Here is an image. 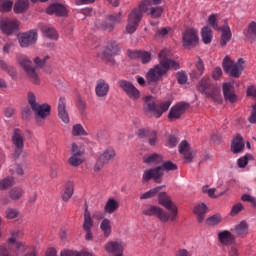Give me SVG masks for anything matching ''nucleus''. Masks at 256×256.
Wrapping results in <instances>:
<instances>
[{"instance_id": "nucleus-1", "label": "nucleus", "mask_w": 256, "mask_h": 256, "mask_svg": "<svg viewBox=\"0 0 256 256\" xmlns=\"http://www.w3.org/2000/svg\"><path fill=\"white\" fill-rule=\"evenodd\" d=\"M170 55L171 51L167 48L162 49L158 54L159 64L155 65L146 73L148 85H157L169 71H177L179 69V64L177 61L171 59Z\"/></svg>"}, {"instance_id": "nucleus-2", "label": "nucleus", "mask_w": 256, "mask_h": 256, "mask_svg": "<svg viewBox=\"0 0 256 256\" xmlns=\"http://www.w3.org/2000/svg\"><path fill=\"white\" fill-rule=\"evenodd\" d=\"M143 13H147L152 19H159L163 15V7L153 6L151 0H142L138 8H134L128 16L127 33L133 34L137 31V27H139V23L143 19Z\"/></svg>"}, {"instance_id": "nucleus-3", "label": "nucleus", "mask_w": 256, "mask_h": 256, "mask_svg": "<svg viewBox=\"0 0 256 256\" xmlns=\"http://www.w3.org/2000/svg\"><path fill=\"white\" fill-rule=\"evenodd\" d=\"M197 89L206 97L214 100L215 103H223V98L221 97V89H219L217 85L213 84L210 78H203L200 80Z\"/></svg>"}, {"instance_id": "nucleus-4", "label": "nucleus", "mask_w": 256, "mask_h": 256, "mask_svg": "<svg viewBox=\"0 0 256 256\" xmlns=\"http://www.w3.org/2000/svg\"><path fill=\"white\" fill-rule=\"evenodd\" d=\"M16 61L20 66H22V69H24L26 75H28L33 85H39L41 83L39 74H37V71L35 68H33V62L31 59H29V57L23 54H19L16 56Z\"/></svg>"}, {"instance_id": "nucleus-5", "label": "nucleus", "mask_w": 256, "mask_h": 256, "mask_svg": "<svg viewBox=\"0 0 256 256\" xmlns=\"http://www.w3.org/2000/svg\"><path fill=\"white\" fill-rule=\"evenodd\" d=\"M245 60L243 58H239L238 61L235 63L229 56H226L223 59L222 67L225 73H228L230 77H235L236 79L241 77V73L245 69Z\"/></svg>"}, {"instance_id": "nucleus-6", "label": "nucleus", "mask_w": 256, "mask_h": 256, "mask_svg": "<svg viewBox=\"0 0 256 256\" xmlns=\"http://www.w3.org/2000/svg\"><path fill=\"white\" fill-rule=\"evenodd\" d=\"M144 103L146 104L148 113H150L152 117H155V119H159V117H161V115H163V113L168 111L169 107H171L170 101L160 103L159 105L155 104V99L153 96H146L144 98Z\"/></svg>"}, {"instance_id": "nucleus-7", "label": "nucleus", "mask_w": 256, "mask_h": 256, "mask_svg": "<svg viewBox=\"0 0 256 256\" xmlns=\"http://www.w3.org/2000/svg\"><path fill=\"white\" fill-rule=\"evenodd\" d=\"M158 203L168 211H171V213L169 214V221L175 223V221H177L179 211L177 209V206L173 205L171 197H169L166 192H160L158 195Z\"/></svg>"}, {"instance_id": "nucleus-8", "label": "nucleus", "mask_w": 256, "mask_h": 256, "mask_svg": "<svg viewBox=\"0 0 256 256\" xmlns=\"http://www.w3.org/2000/svg\"><path fill=\"white\" fill-rule=\"evenodd\" d=\"M11 141L14 146V157H20L23 149H25V132L19 128H14Z\"/></svg>"}, {"instance_id": "nucleus-9", "label": "nucleus", "mask_w": 256, "mask_h": 256, "mask_svg": "<svg viewBox=\"0 0 256 256\" xmlns=\"http://www.w3.org/2000/svg\"><path fill=\"white\" fill-rule=\"evenodd\" d=\"M121 51V47L115 42L110 41L107 43L104 51L100 55V58L106 63H111V65H115V56L119 55Z\"/></svg>"}, {"instance_id": "nucleus-10", "label": "nucleus", "mask_w": 256, "mask_h": 256, "mask_svg": "<svg viewBox=\"0 0 256 256\" xmlns=\"http://www.w3.org/2000/svg\"><path fill=\"white\" fill-rule=\"evenodd\" d=\"M118 87L122 89V91H124L127 97L132 99V101H137L141 98V91H139L130 81L123 79L119 80Z\"/></svg>"}, {"instance_id": "nucleus-11", "label": "nucleus", "mask_w": 256, "mask_h": 256, "mask_svg": "<svg viewBox=\"0 0 256 256\" xmlns=\"http://www.w3.org/2000/svg\"><path fill=\"white\" fill-rule=\"evenodd\" d=\"M119 23H121V13L110 15L107 21L97 20L96 27L101 29V31L111 32L115 29L116 25H119Z\"/></svg>"}, {"instance_id": "nucleus-12", "label": "nucleus", "mask_w": 256, "mask_h": 256, "mask_svg": "<svg viewBox=\"0 0 256 256\" xmlns=\"http://www.w3.org/2000/svg\"><path fill=\"white\" fill-rule=\"evenodd\" d=\"M143 214L147 217H157L161 223L169 222V213L165 212V210L159 206H150L143 210Z\"/></svg>"}, {"instance_id": "nucleus-13", "label": "nucleus", "mask_w": 256, "mask_h": 256, "mask_svg": "<svg viewBox=\"0 0 256 256\" xmlns=\"http://www.w3.org/2000/svg\"><path fill=\"white\" fill-rule=\"evenodd\" d=\"M163 175L164 173L161 172V168H158V166L147 169L142 174V183H149L151 179H153L155 183H161Z\"/></svg>"}, {"instance_id": "nucleus-14", "label": "nucleus", "mask_w": 256, "mask_h": 256, "mask_svg": "<svg viewBox=\"0 0 256 256\" xmlns=\"http://www.w3.org/2000/svg\"><path fill=\"white\" fill-rule=\"evenodd\" d=\"M111 159H115V150L112 148H107L100 156L98 157L96 164L94 166V171H101L107 165Z\"/></svg>"}, {"instance_id": "nucleus-15", "label": "nucleus", "mask_w": 256, "mask_h": 256, "mask_svg": "<svg viewBox=\"0 0 256 256\" xmlns=\"http://www.w3.org/2000/svg\"><path fill=\"white\" fill-rule=\"evenodd\" d=\"M19 28V21L11 18L0 19V31L4 32L5 35H13Z\"/></svg>"}, {"instance_id": "nucleus-16", "label": "nucleus", "mask_w": 256, "mask_h": 256, "mask_svg": "<svg viewBox=\"0 0 256 256\" xmlns=\"http://www.w3.org/2000/svg\"><path fill=\"white\" fill-rule=\"evenodd\" d=\"M182 43L185 47H195L199 43V36L197 30L190 28L184 31L182 36Z\"/></svg>"}, {"instance_id": "nucleus-17", "label": "nucleus", "mask_w": 256, "mask_h": 256, "mask_svg": "<svg viewBox=\"0 0 256 256\" xmlns=\"http://www.w3.org/2000/svg\"><path fill=\"white\" fill-rule=\"evenodd\" d=\"M20 47H29L37 43V31L31 30L29 32L23 33L18 37Z\"/></svg>"}, {"instance_id": "nucleus-18", "label": "nucleus", "mask_w": 256, "mask_h": 256, "mask_svg": "<svg viewBox=\"0 0 256 256\" xmlns=\"http://www.w3.org/2000/svg\"><path fill=\"white\" fill-rule=\"evenodd\" d=\"M179 153L183 155L185 163H192L195 159L196 152L189 148V142L183 140L179 145Z\"/></svg>"}, {"instance_id": "nucleus-19", "label": "nucleus", "mask_w": 256, "mask_h": 256, "mask_svg": "<svg viewBox=\"0 0 256 256\" xmlns=\"http://www.w3.org/2000/svg\"><path fill=\"white\" fill-rule=\"evenodd\" d=\"M93 228V219L91 218V212H89V208H85L84 211V223L83 229L86 233L85 239L86 241H91L93 239V233H91V229Z\"/></svg>"}, {"instance_id": "nucleus-20", "label": "nucleus", "mask_w": 256, "mask_h": 256, "mask_svg": "<svg viewBox=\"0 0 256 256\" xmlns=\"http://www.w3.org/2000/svg\"><path fill=\"white\" fill-rule=\"evenodd\" d=\"M139 137H146L148 144L151 147H155L157 143H159V138L157 137V131L155 130H147L145 128H141L138 130Z\"/></svg>"}, {"instance_id": "nucleus-21", "label": "nucleus", "mask_w": 256, "mask_h": 256, "mask_svg": "<svg viewBox=\"0 0 256 256\" xmlns=\"http://www.w3.org/2000/svg\"><path fill=\"white\" fill-rule=\"evenodd\" d=\"M110 89H111V86L107 81H105V79H98L96 81V85H95L96 96L100 98L107 97V95H109Z\"/></svg>"}, {"instance_id": "nucleus-22", "label": "nucleus", "mask_w": 256, "mask_h": 256, "mask_svg": "<svg viewBox=\"0 0 256 256\" xmlns=\"http://www.w3.org/2000/svg\"><path fill=\"white\" fill-rule=\"evenodd\" d=\"M58 117L66 125L69 123V113L67 112V100L65 97H60L58 100Z\"/></svg>"}, {"instance_id": "nucleus-23", "label": "nucleus", "mask_w": 256, "mask_h": 256, "mask_svg": "<svg viewBox=\"0 0 256 256\" xmlns=\"http://www.w3.org/2000/svg\"><path fill=\"white\" fill-rule=\"evenodd\" d=\"M123 249H125V246L121 241H112L105 245V251L107 253H116L115 256H123Z\"/></svg>"}, {"instance_id": "nucleus-24", "label": "nucleus", "mask_w": 256, "mask_h": 256, "mask_svg": "<svg viewBox=\"0 0 256 256\" xmlns=\"http://www.w3.org/2000/svg\"><path fill=\"white\" fill-rule=\"evenodd\" d=\"M47 15H56L57 17H65L67 15V8L63 4H52L46 9Z\"/></svg>"}, {"instance_id": "nucleus-25", "label": "nucleus", "mask_w": 256, "mask_h": 256, "mask_svg": "<svg viewBox=\"0 0 256 256\" xmlns=\"http://www.w3.org/2000/svg\"><path fill=\"white\" fill-rule=\"evenodd\" d=\"M222 91L225 101H229V103H235L237 101V95L233 93V85L231 83H223Z\"/></svg>"}, {"instance_id": "nucleus-26", "label": "nucleus", "mask_w": 256, "mask_h": 256, "mask_svg": "<svg viewBox=\"0 0 256 256\" xmlns=\"http://www.w3.org/2000/svg\"><path fill=\"white\" fill-rule=\"evenodd\" d=\"M185 109H187V104L185 103H179L173 106L168 114V118L171 120L179 119L185 113Z\"/></svg>"}, {"instance_id": "nucleus-27", "label": "nucleus", "mask_w": 256, "mask_h": 256, "mask_svg": "<svg viewBox=\"0 0 256 256\" xmlns=\"http://www.w3.org/2000/svg\"><path fill=\"white\" fill-rule=\"evenodd\" d=\"M36 113V119H45L51 115V106L49 104L37 105L36 109H32Z\"/></svg>"}, {"instance_id": "nucleus-28", "label": "nucleus", "mask_w": 256, "mask_h": 256, "mask_svg": "<svg viewBox=\"0 0 256 256\" xmlns=\"http://www.w3.org/2000/svg\"><path fill=\"white\" fill-rule=\"evenodd\" d=\"M132 59H139L144 65L151 61V52L145 50H136L131 52Z\"/></svg>"}, {"instance_id": "nucleus-29", "label": "nucleus", "mask_w": 256, "mask_h": 256, "mask_svg": "<svg viewBox=\"0 0 256 256\" xmlns=\"http://www.w3.org/2000/svg\"><path fill=\"white\" fill-rule=\"evenodd\" d=\"M220 30L222 31L220 45L221 47H225V45L231 41L233 34L231 33V28L227 24L222 26Z\"/></svg>"}, {"instance_id": "nucleus-30", "label": "nucleus", "mask_w": 256, "mask_h": 256, "mask_svg": "<svg viewBox=\"0 0 256 256\" xmlns=\"http://www.w3.org/2000/svg\"><path fill=\"white\" fill-rule=\"evenodd\" d=\"M243 149H245V143L243 142V136L241 135H237L231 144V151L232 153H241V151H243Z\"/></svg>"}, {"instance_id": "nucleus-31", "label": "nucleus", "mask_w": 256, "mask_h": 256, "mask_svg": "<svg viewBox=\"0 0 256 256\" xmlns=\"http://www.w3.org/2000/svg\"><path fill=\"white\" fill-rule=\"evenodd\" d=\"M194 215L197 217L199 223H203L205 215H207V205L205 203L198 204L193 209Z\"/></svg>"}, {"instance_id": "nucleus-32", "label": "nucleus", "mask_w": 256, "mask_h": 256, "mask_svg": "<svg viewBox=\"0 0 256 256\" xmlns=\"http://www.w3.org/2000/svg\"><path fill=\"white\" fill-rule=\"evenodd\" d=\"M163 161V156L154 153L143 157V162L147 165H159Z\"/></svg>"}, {"instance_id": "nucleus-33", "label": "nucleus", "mask_w": 256, "mask_h": 256, "mask_svg": "<svg viewBox=\"0 0 256 256\" xmlns=\"http://www.w3.org/2000/svg\"><path fill=\"white\" fill-rule=\"evenodd\" d=\"M40 29L44 37H47L48 39H53L54 41H57V39H59V34H57V31L54 28L47 25H42Z\"/></svg>"}, {"instance_id": "nucleus-34", "label": "nucleus", "mask_w": 256, "mask_h": 256, "mask_svg": "<svg viewBox=\"0 0 256 256\" xmlns=\"http://www.w3.org/2000/svg\"><path fill=\"white\" fill-rule=\"evenodd\" d=\"M29 9V0H18L13 6V11L16 14L25 13Z\"/></svg>"}, {"instance_id": "nucleus-35", "label": "nucleus", "mask_w": 256, "mask_h": 256, "mask_svg": "<svg viewBox=\"0 0 256 256\" xmlns=\"http://www.w3.org/2000/svg\"><path fill=\"white\" fill-rule=\"evenodd\" d=\"M117 209H119V201L113 198H109L104 207L105 213H108V215H112V213H115Z\"/></svg>"}, {"instance_id": "nucleus-36", "label": "nucleus", "mask_w": 256, "mask_h": 256, "mask_svg": "<svg viewBox=\"0 0 256 256\" xmlns=\"http://www.w3.org/2000/svg\"><path fill=\"white\" fill-rule=\"evenodd\" d=\"M218 239L223 245H231L235 238H233L231 232L225 230L218 234Z\"/></svg>"}, {"instance_id": "nucleus-37", "label": "nucleus", "mask_w": 256, "mask_h": 256, "mask_svg": "<svg viewBox=\"0 0 256 256\" xmlns=\"http://www.w3.org/2000/svg\"><path fill=\"white\" fill-rule=\"evenodd\" d=\"M201 37H202V41H203V43H205V45H209V43H211V41H213V31L211 30V28L209 26H205L202 28Z\"/></svg>"}, {"instance_id": "nucleus-38", "label": "nucleus", "mask_w": 256, "mask_h": 256, "mask_svg": "<svg viewBox=\"0 0 256 256\" xmlns=\"http://www.w3.org/2000/svg\"><path fill=\"white\" fill-rule=\"evenodd\" d=\"M0 69L5 71L11 79H15V76L17 75V69H15V67L9 66L4 60H0Z\"/></svg>"}, {"instance_id": "nucleus-39", "label": "nucleus", "mask_w": 256, "mask_h": 256, "mask_svg": "<svg viewBox=\"0 0 256 256\" xmlns=\"http://www.w3.org/2000/svg\"><path fill=\"white\" fill-rule=\"evenodd\" d=\"M245 36L247 37L248 41H256V22L252 21L248 24V28L245 32Z\"/></svg>"}, {"instance_id": "nucleus-40", "label": "nucleus", "mask_w": 256, "mask_h": 256, "mask_svg": "<svg viewBox=\"0 0 256 256\" xmlns=\"http://www.w3.org/2000/svg\"><path fill=\"white\" fill-rule=\"evenodd\" d=\"M25 195V190L21 187H14L9 191V197L12 201H19Z\"/></svg>"}, {"instance_id": "nucleus-41", "label": "nucleus", "mask_w": 256, "mask_h": 256, "mask_svg": "<svg viewBox=\"0 0 256 256\" xmlns=\"http://www.w3.org/2000/svg\"><path fill=\"white\" fill-rule=\"evenodd\" d=\"M157 167L160 168V173H163L164 171H177V164L173 163L172 161H165L162 163V165Z\"/></svg>"}, {"instance_id": "nucleus-42", "label": "nucleus", "mask_w": 256, "mask_h": 256, "mask_svg": "<svg viewBox=\"0 0 256 256\" xmlns=\"http://www.w3.org/2000/svg\"><path fill=\"white\" fill-rule=\"evenodd\" d=\"M71 197H73V184L68 182L62 193V199L63 201H69Z\"/></svg>"}, {"instance_id": "nucleus-43", "label": "nucleus", "mask_w": 256, "mask_h": 256, "mask_svg": "<svg viewBox=\"0 0 256 256\" xmlns=\"http://www.w3.org/2000/svg\"><path fill=\"white\" fill-rule=\"evenodd\" d=\"M247 231H249V224L245 221L240 222V224L235 227V233L240 237L241 235H247Z\"/></svg>"}, {"instance_id": "nucleus-44", "label": "nucleus", "mask_w": 256, "mask_h": 256, "mask_svg": "<svg viewBox=\"0 0 256 256\" xmlns=\"http://www.w3.org/2000/svg\"><path fill=\"white\" fill-rule=\"evenodd\" d=\"M161 189V186L152 188L151 190L143 193L140 195L141 201H144L145 199H153L159 193V190Z\"/></svg>"}, {"instance_id": "nucleus-45", "label": "nucleus", "mask_w": 256, "mask_h": 256, "mask_svg": "<svg viewBox=\"0 0 256 256\" xmlns=\"http://www.w3.org/2000/svg\"><path fill=\"white\" fill-rule=\"evenodd\" d=\"M72 135L73 137L87 136V131H85V128H83V125L75 124L72 127Z\"/></svg>"}, {"instance_id": "nucleus-46", "label": "nucleus", "mask_w": 256, "mask_h": 256, "mask_svg": "<svg viewBox=\"0 0 256 256\" xmlns=\"http://www.w3.org/2000/svg\"><path fill=\"white\" fill-rule=\"evenodd\" d=\"M100 229L104 233V237H109L111 235V220L104 219L100 224Z\"/></svg>"}, {"instance_id": "nucleus-47", "label": "nucleus", "mask_w": 256, "mask_h": 256, "mask_svg": "<svg viewBox=\"0 0 256 256\" xmlns=\"http://www.w3.org/2000/svg\"><path fill=\"white\" fill-rule=\"evenodd\" d=\"M20 233L21 232L19 230H11L10 238L7 240V244H4V245H6L8 247H12V249H13V245H15V243H18L17 239H18Z\"/></svg>"}, {"instance_id": "nucleus-48", "label": "nucleus", "mask_w": 256, "mask_h": 256, "mask_svg": "<svg viewBox=\"0 0 256 256\" xmlns=\"http://www.w3.org/2000/svg\"><path fill=\"white\" fill-rule=\"evenodd\" d=\"M13 1L11 0H0V12L9 13L13 9Z\"/></svg>"}, {"instance_id": "nucleus-49", "label": "nucleus", "mask_w": 256, "mask_h": 256, "mask_svg": "<svg viewBox=\"0 0 256 256\" xmlns=\"http://www.w3.org/2000/svg\"><path fill=\"white\" fill-rule=\"evenodd\" d=\"M13 183H15V180L11 177L2 179L0 181V190L7 191L9 187H13Z\"/></svg>"}, {"instance_id": "nucleus-50", "label": "nucleus", "mask_w": 256, "mask_h": 256, "mask_svg": "<svg viewBox=\"0 0 256 256\" xmlns=\"http://www.w3.org/2000/svg\"><path fill=\"white\" fill-rule=\"evenodd\" d=\"M222 218L220 214H215L206 220V224L209 225L210 227H215V225H219L221 223Z\"/></svg>"}, {"instance_id": "nucleus-51", "label": "nucleus", "mask_w": 256, "mask_h": 256, "mask_svg": "<svg viewBox=\"0 0 256 256\" xmlns=\"http://www.w3.org/2000/svg\"><path fill=\"white\" fill-rule=\"evenodd\" d=\"M27 101L32 110L37 109V106L39 105V103H37V97L35 96V93L28 92Z\"/></svg>"}, {"instance_id": "nucleus-52", "label": "nucleus", "mask_w": 256, "mask_h": 256, "mask_svg": "<svg viewBox=\"0 0 256 256\" xmlns=\"http://www.w3.org/2000/svg\"><path fill=\"white\" fill-rule=\"evenodd\" d=\"M0 256H13V248L5 244L0 245Z\"/></svg>"}, {"instance_id": "nucleus-53", "label": "nucleus", "mask_w": 256, "mask_h": 256, "mask_svg": "<svg viewBox=\"0 0 256 256\" xmlns=\"http://www.w3.org/2000/svg\"><path fill=\"white\" fill-rule=\"evenodd\" d=\"M253 156L251 154H246L245 156L238 159V167L240 169H243L244 167H247L249 165V159H251Z\"/></svg>"}, {"instance_id": "nucleus-54", "label": "nucleus", "mask_w": 256, "mask_h": 256, "mask_svg": "<svg viewBox=\"0 0 256 256\" xmlns=\"http://www.w3.org/2000/svg\"><path fill=\"white\" fill-rule=\"evenodd\" d=\"M217 14H211L208 17V23L210 25V27H212V29H215L216 31H219V24H217Z\"/></svg>"}, {"instance_id": "nucleus-55", "label": "nucleus", "mask_w": 256, "mask_h": 256, "mask_svg": "<svg viewBox=\"0 0 256 256\" xmlns=\"http://www.w3.org/2000/svg\"><path fill=\"white\" fill-rule=\"evenodd\" d=\"M6 219H17L19 217V210L15 208H8L5 212Z\"/></svg>"}, {"instance_id": "nucleus-56", "label": "nucleus", "mask_w": 256, "mask_h": 256, "mask_svg": "<svg viewBox=\"0 0 256 256\" xmlns=\"http://www.w3.org/2000/svg\"><path fill=\"white\" fill-rule=\"evenodd\" d=\"M13 247L15 248V253L18 256L21 255V253H24V251L27 249V246H25V243L23 242H15Z\"/></svg>"}, {"instance_id": "nucleus-57", "label": "nucleus", "mask_w": 256, "mask_h": 256, "mask_svg": "<svg viewBox=\"0 0 256 256\" xmlns=\"http://www.w3.org/2000/svg\"><path fill=\"white\" fill-rule=\"evenodd\" d=\"M68 163L72 167H79V165L83 163V160L81 159V156H71L68 160Z\"/></svg>"}, {"instance_id": "nucleus-58", "label": "nucleus", "mask_w": 256, "mask_h": 256, "mask_svg": "<svg viewBox=\"0 0 256 256\" xmlns=\"http://www.w3.org/2000/svg\"><path fill=\"white\" fill-rule=\"evenodd\" d=\"M243 209H245V207H243V204L241 203H237L235 204L230 212L231 217H235L237 215H239V213H241V211H243Z\"/></svg>"}, {"instance_id": "nucleus-59", "label": "nucleus", "mask_w": 256, "mask_h": 256, "mask_svg": "<svg viewBox=\"0 0 256 256\" xmlns=\"http://www.w3.org/2000/svg\"><path fill=\"white\" fill-rule=\"evenodd\" d=\"M241 200L245 201L247 203H251L252 207H254V208L256 207V199H255V197H253V196H251L249 194L242 195Z\"/></svg>"}, {"instance_id": "nucleus-60", "label": "nucleus", "mask_w": 256, "mask_h": 256, "mask_svg": "<svg viewBox=\"0 0 256 256\" xmlns=\"http://www.w3.org/2000/svg\"><path fill=\"white\" fill-rule=\"evenodd\" d=\"M176 77L180 85H185L187 83V74H185V72H178Z\"/></svg>"}, {"instance_id": "nucleus-61", "label": "nucleus", "mask_w": 256, "mask_h": 256, "mask_svg": "<svg viewBox=\"0 0 256 256\" xmlns=\"http://www.w3.org/2000/svg\"><path fill=\"white\" fill-rule=\"evenodd\" d=\"M221 75H223V70L221 69V67L214 68V70L212 72L213 79H215V81H217V80L221 79Z\"/></svg>"}, {"instance_id": "nucleus-62", "label": "nucleus", "mask_w": 256, "mask_h": 256, "mask_svg": "<svg viewBox=\"0 0 256 256\" xmlns=\"http://www.w3.org/2000/svg\"><path fill=\"white\" fill-rule=\"evenodd\" d=\"M47 59H49V56H45L43 59L36 57L34 59V63L36 65V67H45V63H46Z\"/></svg>"}, {"instance_id": "nucleus-63", "label": "nucleus", "mask_w": 256, "mask_h": 256, "mask_svg": "<svg viewBox=\"0 0 256 256\" xmlns=\"http://www.w3.org/2000/svg\"><path fill=\"white\" fill-rule=\"evenodd\" d=\"M60 256H83V254L73 250H63L61 251Z\"/></svg>"}, {"instance_id": "nucleus-64", "label": "nucleus", "mask_w": 256, "mask_h": 256, "mask_svg": "<svg viewBox=\"0 0 256 256\" xmlns=\"http://www.w3.org/2000/svg\"><path fill=\"white\" fill-rule=\"evenodd\" d=\"M31 117V108L29 106H26L22 109V119H29Z\"/></svg>"}]
</instances>
